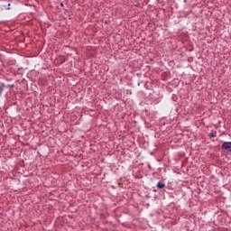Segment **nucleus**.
<instances>
[{"label": "nucleus", "instance_id": "1", "mask_svg": "<svg viewBox=\"0 0 231 231\" xmlns=\"http://www.w3.org/2000/svg\"><path fill=\"white\" fill-rule=\"evenodd\" d=\"M222 151L231 152V142H224L222 144Z\"/></svg>", "mask_w": 231, "mask_h": 231}, {"label": "nucleus", "instance_id": "2", "mask_svg": "<svg viewBox=\"0 0 231 231\" xmlns=\"http://www.w3.org/2000/svg\"><path fill=\"white\" fill-rule=\"evenodd\" d=\"M157 187H158L159 189H164V188H165V184H163V183H162V182H158Z\"/></svg>", "mask_w": 231, "mask_h": 231}, {"label": "nucleus", "instance_id": "3", "mask_svg": "<svg viewBox=\"0 0 231 231\" xmlns=\"http://www.w3.org/2000/svg\"><path fill=\"white\" fill-rule=\"evenodd\" d=\"M208 136L209 138H216V134H214V133H210Z\"/></svg>", "mask_w": 231, "mask_h": 231}, {"label": "nucleus", "instance_id": "4", "mask_svg": "<svg viewBox=\"0 0 231 231\" xmlns=\"http://www.w3.org/2000/svg\"><path fill=\"white\" fill-rule=\"evenodd\" d=\"M60 60H61V63H64V62H66V60L64 59V58H60Z\"/></svg>", "mask_w": 231, "mask_h": 231}]
</instances>
